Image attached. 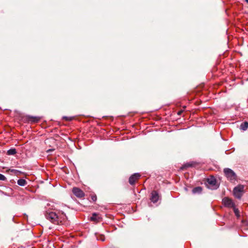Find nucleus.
Returning <instances> with one entry per match:
<instances>
[{
	"label": "nucleus",
	"instance_id": "obj_18",
	"mask_svg": "<svg viewBox=\"0 0 248 248\" xmlns=\"http://www.w3.org/2000/svg\"><path fill=\"white\" fill-rule=\"evenodd\" d=\"M63 119L67 120V121H71L73 119V118L72 117H63Z\"/></svg>",
	"mask_w": 248,
	"mask_h": 248
},
{
	"label": "nucleus",
	"instance_id": "obj_12",
	"mask_svg": "<svg viewBox=\"0 0 248 248\" xmlns=\"http://www.w3.org/2000/svg\"><path fill=\"white\" fill-rule=\"evenodd\" d=\"M40 118L38 117L30 116L29 117V120L33 123H36L38 122Z\"/></svg>",
	"mask_w": 248,
	"mask_h": 248
},
{
	"label": "nucleus",
	"instance_id": "obj_19",
	"mask_svg": "<svg viewBox=\"0 0 248 248\" xmlns=\"http://www.w3.org/2000/svg\"><path fill=\"white\" fill-rule=\"evenodd\" d=\"M97 199V198L96 196H93L92 197V200L93 201H95Z\"/></svg>",
	"mask_w": 248,
	"mask_h": 248
},
{
	"label": "nucleus",
	"instance_id": "obj_11",
	"mask_svg": "<svg viewBox=\"0 0 248 248\" xmlns=\"http://www.w3.org/2000/svg\"><path fill=\"white\" fill-rule=\"evenodd\" d=\"M202 192V187L198 186L192 189V193L194 194H200Z\"/></svg>",
	"mask_w": 248,
	"mask_h": 248
},
{
	"label": "nucleus",
	"instance_id": "obj_8",
	"mask_svg": "<svg viewBox=\"0 0 248 248\" xmlns=\"http://www.w3.org/2000/svg\"><path fill=\"white\" fill-rule=\"evenodd\" d=\"M159 195L158 193L155 191H153L151 193V197L150 200L154 203H156L159 200Z\"/></svg>",
	"mask_w": 248,
	"mask_h": 248
},
{
	"label": "nucleus",
	"instance_id": "obj_6",
	"mask_svg": "<svg viewBox=\"0 0 248 248\" xmlns=\"http://www.w3.org/2000/svg\"><path fill=\"white\" fill-rule=\"evenodd\" d=\"M72 192L78 198H82L85 196L84 192L78 187H74Z\"/></svg>",
	"mask_w": 248,
	"mask_h": 248
},
{
	"label": "nucleus",
	"instance_id": "obj_21",
	"mask_svg": "<svg viewBox=\"0 0 248 248\" xmlns=\"http://www.w3.org/2000/svg\"><path fill=\"white\" fill-rule=\"evenodd\" d=\"M54 151V149H49V150H48L47 151V153H49V152H52V151Z\"/></svg>",
	"mask_w": 248,
	"mask_h": 248
},
{
	"label": "nucleus",
	"instance_id": "obj_7",
	"mask_svg": "<svg viewBox=\"0 0 248 248\" xmlns=\"http://www.w3.org/2000/svg\"><path fill=\"white\" fill-rule=\"evenodd\" d=\"M140 176V175L138 173H135L131 175L129 179V183L130 185H134L135 181L138 180Z\"/></svg>",
	"mask_w": 248,
	"mask_h": 248
},
{
	"label": "nucleus",
	"instance_id": "obj_5",
	"mask_svg": "<svg viewBox=\"0 0 248 248\" xmlns=\"http://www.w3.org/2000/svg\"><path fill=\"white\" fill-rule=\"evenodd\" d=\"M222 202L225 206L229 208H233L235 206V204L232 200L228 197L223 199Z\"/></svg>",
	"mask_w": 248,
	"mask_h": 248
},
{
	"label": "nucleus",
	"instance_id": "obj_1",
	"mask_svg": "<svg viewBox=\"0 0 248 248\" xmlns=\"http://www.w3.org/2000/svg\"><path fill=\"white\" fill-rule=\"evenodd\" d=\"M45 216L46 218L55 224L67 225V217L63 212H55L47 209L46 207Z\"/></svg>",
	"mask_w": 248,
	"mask_h": 248
},
{
	"label": "nucleus",
	"instance_id": "obj_9",
	"mask_svg": "<svg viewBox=\"0 0 248 248\" xmlns=\"http://www.w3.org/2000/svg\"><path fill=\"white\" fill-rule=\"evenodd\" d=\"M100 219V217L99 216L98 214L96 213L93 214L92 216L91 217V220L95 222H99Z\"/></svg>",
	"mask_w": 248,
	"mask_h": 248
},
{
	"label": "nucleus",
	"instance_id": "obj_4",
	"mask_svg": "<svg viewBox=\"0 0 248 248\" xmlns=\"http://www.w3.org/2000/svg\"><path fill=\"white\" fill-rule=\"evenodd\" d=\"M244 186L238 185L233 189V195L237 199H240L244 192Z\"/></svg>",
	"mask_w": 248,
	"mask_h": 248
},
{
	"label": "nucleus",
	"instance_id": "obj_17",
	"mask_svg": "<svg viewBox=\"0 0 248 248\" xmlns=\"http://www.w3.org/2000/svg\"><path fill=\"white\" fill-rule=\"evenodd\" d=\"M191 165L189 163H187L186 164H185L184 165H183L181 168V170H184V169L187 168V167H190Z\"/></svg>",
	"mask_w": 248,
	"mask_h": 248
},
{
	"label": "nucleus",
	"instance_id": "obj_16",
	"mask_svg": "<svg viewBox=\"0 0 248 248\" xmlns=\"http://www.w3.org/2000/svg\"><path fill=\"white\" fill-rule=\"evenodd\" d=\"M6 180V177L4 175L0 173V180L5 181Z\"/></svg>",
	"mask_w": 248,
	"mask_h": 248
},
{
	"label": "nucleus",
	"instance_id": "obj_23",
	"mask_svg": "<svg viewBox=\"0 0 248 248\" xmlns=\"http://www.w3.org/2000/svg\"><path fill=\"white\" fill-rule=\"evenodd\" d=\"M50 206V204H47V206L48 207L49 206Z\"/></svg>",
	"mask_w": 248,
	"mask_h": 248
},
{
	"label": "nucleus",
	"instance_id": "obj_14",
	"mask_svg": "<svg viewBox=\"0 0 248 248\" xmlns=\"http://www.w3.org/2000/svg\"><path fill=\"white\" fill-rule=\"evenodd\" d=\"M16 153V150L15 148H12L7 151L8 155H14Z\"/></svg>",
	"mask_w": 248,
	"mask_h": 248
},
{
	"label": "nucleus",
	"instance_id": "obj_15",
	"mask_svg": "<svg viewBox=\"0 0 248 248\" xmlns=\"http://www.w3.org/2000/svg\"><path fill=\"white\" fill-rule=\"evenodd\" d=\"M233 209V211H234V213L235 215V216L237 217H240V214H239V210L235 208V207L234 206L233 208H232Z\"/></svg>",
	"mask_w": 248,
	"mask_h": 248
},
{
	"label": "nucleus",
	"instance_id": "obj_10",
	"mask_svg": "<svg viewBox=\"0 0 248 248\" xmlns=\"http://www.w3.org/2000/svg\"><path fill=\"white\" fill-rule=\"evenodd\" d=\"M17 184L20 186H25L27 184V181L24 179H19L17 181Z\"/></svg>",
	"mask_w": 248,
	"mask_h": 248
},
{
	"label": "nucleus",
	"instance_id": "obj_22",
	"mask_svg": "<svg viewBox=\"0 0 248 248\" xmlns=\"http://www.w3.org/2000/svg\"><path fill=\"white\" fill-rule=\"evenodd\" d=\"M182 112V111H179L178 112V114L180 115L181 114Z\"/></svg>",
	"mask_w": 248,
	"mask_h": 248
},
{
	"label": "nucleus",
	"instance_id": "obj_20",
	"mask_svg": "<svg viewBox=\"0 0 248 248\" xmlns=\"http://www.w3.org/2000/svg\"><path fill=\"white\" fill-rule=\"evenodd\" d=\"M100 240H101L102 241H104L105 240V238L103 236H101V238L100 239Z\"/></svg>",
	"mask_w": 248,
	"mask_h": 248
},
{
	"label": "nucleus",
	"instance_id": "obj_3",
	"mask_svg": "<svg viewBox=\"0 0 248 248\" xmlns=\"http://www.w3.org/2000/svg\"><path fill=\"white\" fill-rule=\"evenodd\" d=\"M223 172L225 176L227 179L231 182H234L237 178V176L235 173L231 169L225 168L223 170Z\"/></svg>",
	"mask_w": 248,
	"mask_h": 248
},
{
	"label": "nucleus",
	"instance_id": "obj_24",
	"mask_svg": "<svg viewBox=\"0 0 248 248\" xmlns=\"http://www.w3.org/2000/svg\"><path fill=\"white\" fill-rule=\"evenodd\" d=\"M245 1H246L247 3H248V0H245Z\"/></svg>",
	"mask_w": 248,
	"mask_h": 248
},
{
	"label": "nucleus",
	"instance_id": "obj_13",
	"mask_svg": "<svg viewBox=\"0 0 248 248\" xmlns=\"http://www.w3.org/2000/svg\"><path fill=\"white\" fill-rule=\"evenodd\" d=\"M248 128V123L247 122H245L242 123L240 125V129L243 130H246Z\"/></svg>",
	"mask_w": 248,
	"mask_h": 248
},
{
	"label": "nucleus",
	"instance_id": "obj_2",
	"mask_svg": "<svg viewBox=\"0 0 248 248\" xmlns=\"http://www.w3.org/2000/svg\"><path fill=\"white\" fill-rule=\"evenodd\" d=\"M204 183L208 188L212 190L217 189L219 187V185L217 184L216 179L213 176L206 179Z\"/></svg>",
	"mask_w": 248,
	"mask_h": 248
}]
</instances>
